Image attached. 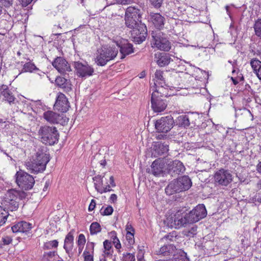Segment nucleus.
<instances>
[{
  "mask_svg": "<svg viewBox=\"0 0 261 261\" xmlns=\"http://www.w3.org/2000/svg\"><path fill=\"white\" fill-rule=\"evenodd\" d=\"M49 160V154L46 148H43L36 152L35 159L26 163V167L31 173H38L45 170Z\"/></svg>",
  "mask_w": 261,
  "mask_h": 261,
  "instance_id": "obj_1",
  "label": "nucleus"
},
{
  "mask_svg": "<svg viewBox=\"0 0 261 261\" xmlns=\"http://www.w3.org/2000/svg\"><path fill=\"white\" fill-rule=\"evenodd\" d=\"M169 95L168 88L160 87L153 91L151 97V108L155 112H161L165 110L167 103L164 98Z\"/></svg>",
  "mask_w": 261,
  "mask_h": 261,
  "instance_id": "obj_2",
  "label": "nucleus"
},
{
  "mask_svg": "<svg viewBox=\"0 0 261 261\" xmlns=\"http://www.w3.org/2000/svg\"><path fill=\"white\" fill-rule=\"evenodd\" d=\"M27 196V193L22 191L11 189L7 191L5 200L3 201V205L6 211H15L18 207V200L24 199Z\"/></svg>",
  "mask_w": 261,
  "mask_h": 261,
  "instance_id": "obj_3",
  "label": "nucleus"
},
{
  "mask_svg": "<svg viewBox=\"0 0 261 261\" xmlns=\"http://www.w3.org/2000/svg\"><path fill=\"white\" fill-rule=\"evenodd\" d=\"M38 135L40 141L43 144L53 145L58 143L59 134L55 126L44 125L38 130Z\"/></svg>",
  "mask_w": 261,
  "mask_h": 261,
  "instance_id": "obj_4",
  "label": "nucleus"
},
{
  "mask_svg": "<svg viewBox=\"0 0 261 261\" xmlns=\"http://www.w3.org/2000/svg\"><path fill=\"white\" fill-rule=\"evenodd\" d=\"M192 185L190 178L184 176L171 181L166 188L165 192L167 195H172L188 190Z\"/></svg>",
  "mask_w": 261,
  "mask_h": 261,
  "instance_id": "obj_5",
  "label": "nucleus"
},
{
  "mask_svg": "<svg viewBox=\"0 0 261 261\" xmlns=\"http://www.w3.org/2000/svg\"><path fill=\"white\" fill-rule=\"evenodd\" d=\"M152 46L156 47L158 49L165 51H169L171 49V43L168 40L165 34L161 31L157 30L152 32Z\"/></svg>",
  "mask_w": 261,
  "mask_h": 261,
  "instance_id": "obj_6",
  "label": "nucleus"
},
{
  "mask_svg": "<svg viewBox=\"0 0 261 261\" xmlns=\"http://www.w3.org/2000/svg\"><path fill=\"white\" fill-rule=\"evenodd\" d=\"M109 178L110 184L105 181L104 179L106 180L105 175H97L93 177L95 189L98 193L102 194L110 191H111L110 185L113 187L115 186L113 176H110Z\"/></svg>",
  "mask_w": 261,
  "mask_h": 261,
  "instance_id": "obj_7",
  "label": "nucleus"
},
{
  "mask_svg": "<svg viewBox=\"0 0 261 261\" xmlns=\"http://www.w3.org/2000/svg\"><path fill=\"white\" fill-rule=\"evenodd\" d=\"M16 181L19 188L24 190L31 189L35 183L34 177L28 173L20 170L15 174Z\"/></svg>",
  "mask_w": 261,
  "mask_h": 261,
  "instance_id": "obj_8",
  "label": "nucleus"
},
{
  "mask_svg": "<svg viewBox=\"0 0 261 261\" xmlns=\"http://www.w3.org/2000/svg\"><path fill=\"white\" fill-rule=\"evenodd\" d=\"M232 181V175L229 170L221 169L215 173L214 181L216 185L226 187Z\"/></svg>",
  "mask_w": 261,
  "mask_h": 261,
  "instance_id": "obj_9",
  "label": "nucleus"
},
{
  "mask_svg": "<svg viewBox=\"0 0 261 261\" xmlns=\"http://www.w3.org/2000/svg\"><path fill=\"white\" fill-rule=\"evenodd\" d=\"M207 211L204 204H198L187 215L189 223H194L206 216Z\"/></svg>",
  "mask_w": 261,
  "mask_h": 261,
  "instance_id": "obj_10",
  "label": "nucleus"
},
{
  "mask_svg": "<svg viewBox=\"0 0 261 261\" xmlns=\"http://www.w3.org/2000/svg\"><path fill=\"white\" fill-rule=\"evenodd\" d=\"M166 163L167 159L158 158L153 162L151 168L148 169L147 172L155 176H160L167 172Z\"/></svg>",
  "mask_w": 261,
  "mask_h": 261,
  "instance_id": "obj_11",
  "label": "nucleus"
},
{
  "mask_svg": "<svg viewBox=\"0 0 261 261\" xmlns=\"http://www.w3.org/2000/svg\"><path fill=\"white\" fill-rule=\"evenodd\" d=\"M174 124V121L173 117L169 115L163 117L156 120L155 127L158 132L166 133L173 127Z\"/></svg>",
  "mask_w": 261,
  "mask_h": 261,
  "instance_id": "obj_12",
  "label": "nucleus"
},
{
  "mask_svg": "<svg viewBox=\"0 0 261 261\" xmlns=\"http://www.w3.org/2000/svg\"><path fill=\"white\" fill-rule=\"evenodd\" d=\"M77 75L79 77H86L91 76L94 72L93 68L88 64H84L80 62H74L73 63Z\"/></svg>",
  "mask_w": 261,
  "mask_h": 261,
  "instance_id": "obj_13",
  "label": "nucleus"
},
{
  "mask_svg": "<svg viewBox=\"0 0 261 261\" xmlns=\"http://www.w3.org/2000/svg\"><path fill=\"white\" fill-rule=\"evenodd\" d=\"M167 172L173 175L182 173L185 168L182 162L178 160L170 161L167 160Z\"/></svg>",
  "mask_w": 261,
  "mask_h": 261,
  "instance_id": "obj_14",
  "label": "nucleus"
},
{
  "mask_svg": "<svg viewBox=\"0 0 261 261\" xmlns=\"http://www.w3.org/2000/svg\"><path fill=\"white\" fill-rule=\"evenodd\" d=\"M116 47L119 49L121 55V59H124L126 56L134 53L133 45L129 43L127 40L122 39L119 41L115 42Z\"/></svg>",
  "mask_w": 261,
  "mask_h": 261,
  "instance_id": "obj_15",
  "label": "nucleus"
},
{
  "mask_svg": "<svg viewBox=\"0 0 261 261\" xmlns=\"http://www.w3.org/2000/svg\"><path fill=\"white\" fill-rule=\"evenodd\" d=\"M130 32L132 37L138 43H142L144 41L147 36L146 27L142 23L132 29Z\"/></svg>",
  "mask_w": 261,
  "mask_h": 261,
  "instance_id": "obj_16",
  "label": "nucleus"
},
{
  "mask_svg": "<svg viewBox=\"0 0 261 261\" xmlns=\"http://www.w3.org/2000/svg\"><path fill=\"white\" fill-rule=\"evenodd\" d=\"M44 118L48 122L53 124H61L63 125L66 122V118L62 115L57 114L52 111H47L43 113Z\"/></svg>",
  "mask_w": 261,
  "mask_h": 261,
  "instance_id": "obj_17",
  "label": "nucleus"
},
{
  "mask_svg": "<svg viewBox=\"0 0 261 261\" xmlns=\"http://www.w3.org/2000/svg\"><path fill=\"white\" fill-rule=\"evenodd\" d=\"M54 107L56 110L62 113L66 112L68 110L70 107L69 103L64 94L62 93L58 94Z\"/></svg>",
  "mask_w": 261,
  "mask_h": 261,
  "instance_id": "obj_18",
  "label": "nucleus"
},
{
  "mask_svg": "<svg viewBox=\"0 0 261 261\" xmlns=\"http://www.w3.org/2000/svg\"><path fill=\"white\" fill-rule=\"evenodd\" d=\"M53 66L61 73L70 71V66L65 59L62 57L56 58L52 63Z\"/></svg>",
  "mask_w": 261,
  "mask_h": 261,
  "instance_id": "obj_19",
  "label": "nucleus"
},
{
  "mask_svg": "<svg viewBox=\"0 0 261 261\" xmlns=\"http://www.w3.org/2000/svg\"><path fill=\"white\" fill-rule=\"evenodd\" d=\"M154 85L150 87V89L154 91L156 88L160 87L168 88V86L166 84L163 76V72L160 70H156L154 73Z\"/></svg>",
  "mask_w": 261,
  "mask_h": 261,
  "instance_id": "obj_20",
  "label": "nucleus"
},
{
  "mask_svg": "<svg viewBox=\"0 0 261 261\" xmlns=\"http://www.w3.org/2000/svg\"><path fill=\"white\" fill-rule=\"evenodd\" d=\"M0 94L3 97V100L7 101L9 104L14 103L16 98L12 92L6 85H2L0 87Z\"/></svg>",
  "mask_w": 261,
  "mask_h": 261,
  "instance_id": "obj_21",
  "label": "nucleus"
},
{
  "mask_svg": "<svg viewBox=\"0 0 261 261\" xmlns=\"http://www.w3.org/2000/svg\"><path fill=\"white\" fill-rule=\"evenodd\" d=\"M168 150L169 145L168 144L162 143L160 142H154L152 154L155 157L167 153Z\"/></svg>",
  "mask_w": 261,
  "mask_h": 261,
  "instance_id": "obj_22",
  "label": "nucleus"
},
{
  "mask_svg": "<svg viewBox=\"0 0 261 261\" xmlns=\"http://www.w3.org/2000/svg\"><path fill=\"white\" fill-rule=\"evenodd\" d=\"M175 222V228H179L182 226H184L185 224L189 223L187 219V214L184 215L181 211H178L174 214Z\"/></svg>",
  "mask_w": 261,
  "mask_h": 261,
  "instance_id": "obj_23",
  "label": "nucleus"
},
{
  "mask_svg": "<svg viewBox=\"0 0 261 261\" xmlns=\"http://www.w3.org/2000/svg\"><path fill=\"white\" fill-rule=\"evenodd\" d=\"M150 16L151 21L157 29H161L163 27L165 18L160 13H151Z\"/></svg>",
  "mask_w": 261,
  "mask_h": 261,
  "instance_id": "obj_24",
  "label": "nucleus"
},
{
  "mask_svg": "<svg viewBox=\"0 0 261 261\" xmlns=\"http://www.w3.org/2000/svg\"><path fill=\"white\" fill-rule=\"evenodd\" d=\"M175 253V247L171 244L166 245L162 246L158 251L157 254L163 255L165 256H174Z\"/></svg>",
  "mask_w": 261,
  "mask_h": 261,
  "instance_id": "obj_25",
  "label": "nucleus"
},
{
  "mask_svg": "<svg viewBox=\"0 0 261 261\" xmlns=\"http://www.w3.org/2000/svg\"><path fill=\"white\" fill-rule=\"evenodd\" d=\"M104 54L106 55V58L108 61L113 60L118 54V48L115 45H112L108 48H102Z\"/></svg>",
  "mask_w": 261,
  "mask_h": 261,
  "instance_id": "obj_26",
  "label": "nucleus"
},
{
  "mask_svg": "<svg viewBox=\"0 0 261 261\" xmlns=\"http://www.w3.org/2000/svg\"><path fill=\"white\" fill-rule=\"evenodd\" d=\"M125 16H126V18L132 17V18H134L135 19H139L141 17L140 10L137 7L132 6L128 7L125 11Z\"/></svg>",
  "mask_w": 261,
  "mask_h": 261,
  "instance_id": "obj_27",
  "label": "nucleus"
},
{
  "mask_svg": "<svg viewBox=\"0 0 261 261\" xmlns=\"http://www.w3.org/2000/svg\"><path fill=\"white\" fill-rule=\"evenodd\" d=\"M250 65L254 73L261 80V61L256 58H253L250 61Z\"/></svg>",
  "mask_w": 261,
  "mask_h": 261,
  "instance_id": "obj_28",
  "label": "nucleus"
},
{
  "mask_svg": "<svg viewBox=\"0 0 261 261\" xmlns=\"http://www.w3.org/2000/svg\"><path fill=\"white\" fill-rule=\"evenodd\" d=\"M104 251L102 254L103 258H100V261H106L105 257H110L112 255L113 249L111 242L105 240L103 242Z\"/></svg>",
  "mask_w": 261,
  "mask_h": 261,
  "instance_id": "obj_29",
  "label": "nucleus"
},
{
  "mask_svg": "<svg viewBox=\"0 0 261 261\" xmlns=\"http://www.w3.org/2000/svg\"><path fill=\"white\" fill-rule=\"evenodd\" d=\"M171 60V59L170 55L169 54L164 53L160 54L159 55L156 62L159 66L163 67L168 65Z\"/></svg>",
  "mask_w": 261,
  "mask_h": 261,
  "instance_id": "obj_30",
  "label": "nucleus"
},
{
  "mask_svg": "<svg viewBox=\"0 0 261 261\" xmlns=\"http://www.w3.org/2000/svg\"><path fill=\"white\" fill-rule=\"evenodd\" d=\"M56 84L60 87L65 89L66 91L69 92L71 90L70 85L67 82V80L61 76H58L55 81Z\"/></svg>",
  "mask_w": 261,
  "mask_h": 261,
  "instance_id": "obj_31",
  "label": "nucleus"
},
{
  "mask_svg": "<svg viewBox=\"0 0 261 261\" xmlns=\"http://www.w3.org/2000/svg\"><path fill=\"white\" fill-rule=\"evenodd\" d=\"M97 51L98 54L95 59V62L97 65L103 66L109 62L108 60L106 58V55L101 49L98 50Z\"/></svg>",
  "mask_w": 261,
  "mask_h": 261,
  "instance_id": "obj_32",
  "label": "nucleus"
},
{
  "mask_svg": "<svg viewBox=\"0 0 261 261\" xmlns=\"http://www.w3.org/2000/svg\"><path fill=\"white\" fill-rule=\"evenodd\" d=\"M177 124L180 127H186L190 125L189 118L186 115H181L177 117L176 120Z\"/></svg>",
  "mask_w": 261,
  "mask_h": 261,
  "instance_id": "obj_33",
  "label": "nucleus"
},
{
  "mask_svg": "<svg viewBox=\"0 0 261 261\" xmlns=\"http://www.w3.org/2000/svg\"><path fill=\"white\" fill-rule=\"evenodd\" d=\"M139 20V19H135L134 18H132V17L126 18V17L125 16V25L127 28L131 29L140 25V24H141L138 22Z\"/></svg>",
  "mask_w": 261,
  "mask_h": 261,
  "instance_id": "obj_34",
  "label": "nucleus"
},
{
  "mask_svg": "<svg viewBox=\"0 0 261 261\" xmlns=\"http://www.w3.org/2000/svg\"><path fill=\"white\" fill-rule=\"evenodd\" d=\"M9 215V213L2 206H0V226L6 223Z\"/></svg>",
  "mask_w": 261,
  "mask_h": 261,
  "instance_id": "obj_35",
  "label": "nucleus"
},
{
  "mask_svg": "<svg viewBox=\"0 0 261 261\" xmlns=\"http://www.w3.org/2000/svg\"><path fill=\"white\" fill-rule=\"evenodd\" d=\"M28 60H29V62L25 63L23 66L22 71L23 72H32L34 70L37 69L36 66L32 62L30 59H28Z\"/></svg>",
  "mask_w": 261,
  "mask_h": 261,
  "instance_id": "obj_36",
  "label": "nucleus"
},
{
  "mask_svg": "<svg viewBox=\"0 0 261 261\" xmlns=\"http://www.w3.org/2000/svg\"><path fill=\"white\" fill-rule=\"evenodd\" d=\"M173 217H174V214L167 216L164 223L168 227L175 228V219Z\"/></svg>",
  "mask_w": 261,
  "mask_h": 261,
  "instance_id": "obj_37",
  "label": "nucleus"
},
{
  "mask_svg": "<svg viewBox=\"0 0 261 261\" xmlns=\"http://www.w3.org/2000/svg\"><path fill=\"white\" fill-rule=\"evenodd\" d=\"M177 232L175 231H173L170 232L169 234L165 236L163 238L161 239V241H170L173 242L175 241L177 237Z\"/></svg>",
  "mask_w": 261,
  "mask_h": 261,
  "instance_id": "obj_38",
  "label": "nucleus"
},
{
  "mask_svg": "<svg viewBox=\"0 0 261 261\" xmlns=\"http://www.w3.org/2000/svg\"><path fill=\"white\" fill-rule=\"evenodd\" d=\"M101 229V226L97 222H93L90 227V231L92 235L96 234L100 232Z\"/></svg>",
  "mask_w": 261,
  "mask_h": 261,
  "instance_id": "obj_39",
  "label": "nucleus"
},
{
  "mask_svg": "<svg viewBox=\"0 0 261 261\" xmlns=\"http://www.w3.org/2000/svg\"><path fill=\"white\" fill-rule=\"evenodd\" d=\"M255 35L261 39V19H257L254 25Z\"/></svg>",
  "mask_w": 261,
  "mask_h": 261,
  "instance_id": "obj_40",
  "label": "nucleus"
},
{
  "mask_svg": "<svg viewBox=\"0 0 261 261\" xmlns=\"http://www.w3.org/2000/svg\"><path fill=\"white\" fill-rule=\"evenodd\" d=\"M56 254L55 251L45 252L42 258L43 261H53Z\"/></svg>",
  "mask_w": 261,
  "mask_h": 261,
  "instance_id": "obj_41",
  "label": "nucleus"
},
{
  "mask_svg": "<svg viewBox=\"0 0 261 261\" xmlns=\"http://www.w3.org/2000/svg\"><path fill=\"white\" fill-rule=\"evenodd\" d=\"M20 225L21 232H25L32 228V224L30 223L21 221L19 222Z\"/></svg>",
  "mask_w": 261,
  "mask_h": 261,
  "instance_id": "obj_42",
  "label": "nucleus"
},
{
  "mask_svg": "<svg viewBox=\"0 0 261 261\" xmlns=\"http://www.w3.org/2000/svg\"><path fill=\"white\" fill-rule=\"evenodd\" d=\"M58 246V242L57 240H53L46 242L44 245V247L47 249H50L53 248H57Z\"/></svg>",
  "mask_w": 261,
  "mask_h": 261,
  "instance_id": "obj_43",
  "label": "nucleus"
},
{
  "mask_svg": "<svg viewBox=\"0 0 261 261\" xmlns=\"http://www.w3.org/2000/svg\"><path fill=\"white\" fill-rule=\"evenodd\" d=\"M172 261H189V258L186 255V253L183 252L180 255H175Z\"/></svg>",
  "mask_w": 261,
  "mask_h": 261,
  "instance_id": "obj_44",
  "label": "nucleus"
},
{
  "mask_svg": "<svg viewBox=\"0 0 261 261\" xmlns=\"http://www.w3.org/2000/svg\"><path fill=\"white\" fill-rule=\"evenodd\" d=\"M197 232V227H192L190 229L188 230H185L184 234L188 237H193Z\"/></svg>",
  "mask_w": 261,
  "mask_h": 261,
  "instance_id": "obj_45",
  "label": "nucleus"
},
{
  "mask_svg": "<svg viewBox=\"0 0 261 261\" xmlns=\"http://www.w3.org/2000/svg\"><path fill=\"white\" fill-rule=\"evenodd\" d=\"M83 255L84 256V261H94L93 253L92 252L85 250L83 252Z\"/></svg>",
  "mask_w": 261,
  "mask_h": 261,
  "instance_id": "obj_46",
  "label": "nucleus"
},
{
  "mask_svg": "<svg viewBox=\"0 0 261 261\" xmlns=\"http://www.w3.org/2000/svg\"><path fill=\"white\" fill-rule=\"evenodd\" d=\"M86 243V238L84 234H80L78 237V240H77V244L78 246L80 247V248L81 247H82V249L83 248L84 246Z\"/></svg>",
  "mask_w": 261,
  "mask_h": 261,
  "instance_id": "obj_47",
  "label": "nucleus"
},
{
  "mask_svg": "<svg viewBox=\"0 0 261 261\" xmlns=\"http://www.w3.org/2000/svg\"><path fill=\"white\" fill-rule=\"evenodd\" d=\"M113 212V208L111 206H108L106 207L103 211H102V208L100 210V213L102 215H110L112 214Z\"/></svg>",
  "mask_w": 261,
  "mask_h": 261,
  "instance_id": "obj_48",
  "label": "nucleus"
},
{
  "mask_svg": "<svg viewBox=\"0 0 261 261\" xmlns=\"http://www.w3.org/2000/svg\"><path fill=\"white\" fill-rule=\"evenodd\" d=\"M14 0H0V6L9 8L12 6Z\"/></svg>",
  "mask_w": 261,
  "mask_h": 261,
  "instance_id": "obj_49",
  "label": "nucleus"
},
{
  "mask_svg": "<svg viewBox=\"0 0 261 261\" xmlns=\"http://www.w3.org/2000/svg\"><path fill=\"white\" fill-rule=\"evenodd\" d=\"M134 233H126V239L130 246L133 245L135 242Z\"/></svg>",
  "mask_w": 261,
  "mask_h": 261,
  "instance_id": "obj_50",
  "label": "nucleus"
},
{
  "mask_svg": "<svg viewBox=\"0 0 261 261\" xmlns=\"http://www.w3.org/2000/svg\"><path fill=\"white\" fill-rule=\"evenodd\" d=\"M123 257L124 261H135V255L133 253L123 254Z\"/></svg>",
  "mask_w": 261,
  "mask_h": 261,
  "instance_id": "obj_51",
  "label": "nucleus"
},
{
  "mask_svg": "<svg viewBox=\"0 0 261 261\" xmlns=\"http://www.w3.org/2000/svg\"><path fill=\"white\" fill-rule=\"evenodd\" d=\"M64 243H73V236L71 232H69L66 236Z\"/></svg>",
  "mask_w": 261,
  "mask_h": 261,
  "instance_id": "obj_52",
  "label": "nucleus"
},
{
  "mask_svg": "<svg viewBox=\"0 0 261 261\" xmlns=\"http://www.w3.org/2000/svg\"><path fill=\"white\" fill-rule=\"evenodd\" d=\"M151 5L155 8H160L163 2V0H149Z\"/></svg>",
  "mask_w": 261,
  "mask_h": 261,
  "instance_id": "obj_53",
  "label": "nucleus"
},
{
  "mask_svg": "<svg viewBox=\"0 0 261 261\" xmlns=\"http://www.w3.org/2000/svg\"><path fill=\"white\" fill-rule=\"evenodd\" d=\"M2 241L3 242L4 245H9L10 243H11L12 241V239L10 236H6L3 237Z\"/></svg>",
  "mask_w": 261,
  "mask_h": 261,
  "instance_id": "obj_54",
  "label": "nucleus"
},
{
  "mask_svg": "<svg viewBox=\"0 0 261 261\" xmlns=\"http://www.w3.org/2000/svg\"><path fill=\"white\" fill-rule=\"evenodd\" d=\"M11 229L14 233L21 232L20 225L19 222L15 224L11 227Z\"/></svg>",
  "mask_w": 261,
  "mask_h": 261,
  "instance_id": "obj_55",
  "label": "nucleus"
},
{
  "mask_svg": "<svg viewBox=\"0 0 261 261\" xmlns=\"http://www.w3.org/2000/svg\"><path fill=\"white\" fill-rule=\"evenodd\" d=\"M94 244L92 242H88L87 245H86V250H87V251H90V252H92V253H94Z\"/></svg>",
  "mask_w": 261,
  "mask_h": 261,
  "instance_id": "obj_56",
  "label": "nucleus"
},
{
  "mask_svg": "<svg viewBox=\"0 0 261 261\" xmlns=\"http://www.w3.org/2000/svg\"><path fill=\"white\" fill-rule=\"evenodd\" d=\"M73 246V244L71 243H64V248L65 249L66 252L69 253L71 251Z\"/></svg>",
  "mask_w": 261,
  "mask_h": 261,
  "instance_id": "obj_57",
  "label": "nucleus"
},
{
  "mask_svg": "<svg viewBox=\"0 0 261 261\" xmlns=\"http://www.w3.org/2000/svg\"><path fill=\"white\" fill-rule=\"evenodd\" d=\"M125 229L127 231V233H134V229L133 228L132 225L128 222L127 223L126 225Z\"/></svg>",
  "mask_w": 261,
  "mask_h": 261,
  "instance_id": "obj_58",
  "label": "nucleus"
},
{
  "mask_svg": "<svg viewBox=\"0 0 261 261\" xmlns=\"http://www.w3.org/2000/svg\"><path fill=\"white\" fill-rule=\"evenodd\" d=\"M109 235L111 238V240L113 241H115L117 239H118V238H117V233H116V232L115 231H112L111 232H110L109 233Z\"/></svg>",
  "mask_w": 261,
  "mask_h": 261,
  "instance_id": "obj_59",
  "label": "nucleus"
},
{
  "mask_svg": "<svg viewBox=\"0 0 261 261\" xmlns=\"http://www.w3.org/2000/svg\"><path fill=\"white\" fill-rule=\"evenodd\" d=\"M96 206V202L94 199H92L89 205L88 210L89 211H93Z\"/></svg>",
  "mask_w": 261,
  "mask_h": 261,
  "instance_id": "obj_60",
  "label": "nucleus"
},
{
  "mask_svg": "<svg viewBox=\"0 0 261 261\" xmlns=\"http://www.w3.org/2000/svg\"><path fill=\"white\" fill-rule=\"evenodd\" d=\"M116 3L122 5H127L130 4L133 0H115Z\"/></svg>",
  "mask_w": 261,
  "mask_h": 261,
  "instance_id": "obj_61",
  "label": "nucleus"
},
{
  "mask_svg": "<svg viewBox=\"0 0 261 261\" xmlns=\"http://www.w3.org/2000/svg\"><path fill=\"white\" fill-rule=\"evenodd\" d=\"M113 243L117 249H120L121 248V245L118 239L115 241H113Z\"/></svg>",
  "mask_w": 261,
  "mask_h": 261,
  "instance_id": "obj_62",
  "label": "nucleus"
},
{
  "mask_svg": "<svg viewBox=\"0 0 261 261\" xmlns=\"http://www.w3.org/2000/svg\"><path fill=\"white\" fill-rule=\"evenodd\" d=\"M258 197V193H256L253 197L250 198V202L254 203L256 204L257 202V199Z\"/></svg>",
  "mask_w": 261,
  "mask_h": 261,
  "instance_id": "obj_63",
  "label": "nucleus"
},
{
  "mask_svg": "<svg viewBox=\"0 0 261 261\" xmlns=\"http://www.w3.org/2000/svg\"><path fill=\"white\" fill-rule=\"evenodd\" d=\"M258 197V193H256L253 197L250 198V202L254 203L256 204L257 202V199Z\"/></svg>",
  "mask_w": 261,
  "mask_h": 261,
  "instance_id": "obj_64",
  "label": "nucleus"
}]
</instances>
